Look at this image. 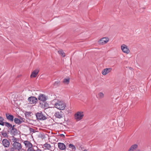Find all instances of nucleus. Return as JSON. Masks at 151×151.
Listing matches in <instances>:
<instances>
[{
  "label": "nucleus",
  "mask_w": 151,
  "mask_h": 151,
  "mask_svg": "<svg viewBox=\"0 0 151 151\" xmlns=\"http://www.w3.org/2000/svg\"><path fill=\"white\" fill-rule=\"evenodd\" d=\"M55 108L60 110H63L66 107L65 103L63 101L57 100L54 104Z\"/></svg>",
  "instance_id": "f257e3e1"
},
{
  "label": "nucleus",
  "mask_w": 151,
  "mask_h": 151,
  "mask_svg": "<svg viewBox=\"0 0 151 151\" xmlns=\"http://www.w3.org/2000/svg\"><path fill=\"white\" fill-rule=\"evenodd\" d=\"M13 147L10 149V151H14L15 150L17 151H20L22 148V146L21 143L17 142L13 143L12 144Z\"/></svg>",
  "instance_id": "f03ea898"
},
{
  "label": "nucleus",
  "mask_w": 151,
  "mask_h": 151,
  "mask_svg": "<svg viewBox=\"0 0 151 151\" xmlns=\"http://www.w3.org/2000/svg\"><path fill=\"white\" fill-rule=\"evenodd\" d=\"M84 116L83 112H78L75 115V118L77 121H79L81 120Z\"/></svg>",
  "instance_id": "7ed1b4c3"
},
{
  "label": "nucleus",
  "mask_w": 151,
  "mask_h": 151,
  "mask_svg": "<svg viewBox=\"0 0 151 151\" xmlns=\"http://www.w3.org/2000/svg\"><path fill=\"white\" fill-rule=\"evenodd\" d=\"M37 99L34 96H31L28 98V101L29 104H35L37 103Z\"/></svg>",
  "instance_id": "20e7f679"
},
{
  "label": "nucleus",
  "mask_w": 151,
  "mask_h": 151,
  "mask_svg": "<svg viewBox=\"0 0 151 151\" xmlns=\"http://www.w3.org/2000/svg\"><path fill=\"white\" fill-rule=\"evenodd\" d=\"M36 115L37 119L39 120H45L46 119V117L41 112L37 113Z\"/></svg>",
  "instance_id": "39448f33"
},
{
  "label": "nucleus",
  "mask_w": 151,
  "mask_h": 151,
  "mask_svg": "<svg viewBox=\"0 0 151 151\" xmlns=\"http://www.w3.org/2000/svg\"><path fill=\"white\" fill-rule=\"evenodd\" d=\"M109 39L107 37H104L101 38L99 41V43L100 45H104L107 43L109 41Z\"/></svg>",
  "instance_id": "423d86ee"
},
{
  "label": "nucleus",
  "mask_w": 151,
  "mask_h": 151,
  "mask_svg": "<svg viewBox=\"0 0 151 151\" xmlns=\"http://www.w3.org/2000/svg\"><path fill=\"white\" fill-rule=\"evenodd\" d=\"M38 99L41 101L44 102L46 101L47 99V97L44 94H40L38 97Z\"/></svg>",
  "instance_id": "0eeeda50"
},
{
  "label": "nucleus",
  "mask_w": 151,
  "mask_h": 151,
  "mask_svg": "<svg viewBox=\"0 0 151 151\" xmlns=\"http://www.w3.org/2000/svg\"><path fill=\"white\" fill-rule=\"evenodd\" d=\"M2 142L3 145L5 147H8L9 146L10 142L7 139H3Z\"/></svg>",
  "instance_id": "6e6552de"
},
{
  "label": "nucleus",
  "mask_w": 151,
  "mask_h": 151,
  "mask_svg": "<svg viewBox=\"0 0 151 151\" xmlns=\"http://www.w3.org/2000/svg\"><path fill=\"white\" fill-rule=\"evenodd\" d=\"M24 143L25 145V147L27 149L32 147L33 145L30 142L28 141H24Z\"/></svg>",
  "instance_id": "1a4fd4ad"
},
{
  "label": "nucleus",
  "mask_w": 151,
  "mask_h": 151,
  "mask_svg": "<svg viewBox=\"0 0 151 151\" xmlns=\"http://www.w3.org/2000/svg\"><path fill=\"white\" fill-rule=\"evenodd\" d=\"M54 115L56 117L59 119H61L63 117V112L61 111L56 112L55 113Z\"/></svg>",
  "instance_id": "9d476101"
},
{
  "label": "nucleus",
  "mask_w": 151,
  "mask_h": 151,
  "mask_svg": "<svg viewBox=\"0 0 151 151\" xmlns=\"http://www.w3.org/2000/svg\"><path fill=\"white\" fill-rule=\"evenodd\" d=\"M130 50L128 47L125 45L123 44V52L128 54L130 52Z\"/></svg>",
  "instance_id": "9b49d317"
},
{
  "label": "nucleus",
  "mask_w": 151,
  "mask_h": 151,
  "mask_svg": "<svg viewBox=\"0 0 151 151\" xmlns=\"http://www.w3.org/2000/svg\"><path fill=\"white\" fill-rule=\"evenodd\" d=\"M111 70V68H106L102 70V73L103 75H106L110 72Z\"/></svg>",
  "instance_id": "f8f14e48"
},
{
  "label": "nucleus",
  "mask_w": 151,
  "mask_h": 151,
  "mask_svg": "<svg viewBox=\"0 0 151 151\" xmlns=\"http://www.w3.org/2000/svg\"><path fill=\"white\" fill-rule=\"evenodd\" d=\"M6 116L7 119L10 122H13L14 120V116L9 114H6Z\"/></svg>",
  "instance_id": "ddd939ff"
},
{
  "label": "nucleus",
  "mask_w": 151,
  "mask_h": 151,
  "mask_svg": "<svg viewBox=\"0 0 151 151\" xmlns=\"http://www.w3.org/2000/svg\"><path fill=\"white\" fill-rule=\"evenodd\" d=\"M58 147L59 149L61 150H64L66 148L65 145L62 143H58Z\"/></svg>",
  "instance_id": "4468645a"
},
{
  "label": "nucleus",
  "mask_w": 151,
  "mask_h": 151,
  "mask_svg": "<svg viewBox=\"0 0 151 151\" xmlns=\"http://www.w3.org/2000/svg\"><path fill=\"white\" fill-rule=\"evenodd\" d=\"M14 125L12 128L9 130L11 132V134L13 135H15L17 133V130L14 127Z\"/></svg>",
  "instance_id": "2eb2a0df"
},
{
  "label": "nucleus",
  "mask_w": 151,
  "mask_h": 151,
  "mask_svg": "<svg viewBox=\"0 0 151 151\" xmlns=\"http://www.w3.org/2000/svg\"><path fill=\"white\" fill-rule=\"evenodd\" d=\"M138 147V145L137 144H135L131 146L128 151H134L136 150Z\"/></svg>",
  "instance_id": "dca6fc26"
},
{
  "label": "nucleus",
  "mask_w": 151,
  "mask_h": 151,
  "mask_svg": "<svg viewBox=\"0 0 151 151\" xmlns=\"http://www.w3.org/2000/svg\"><path fill=\"white\" fill-rule=\"evenodd\" d=\"M39 72V70H34L32 74L30 75V77L31 78L32 77H35L37 76L38 73Z\"/></svg>",
  "instance_id": "f3484780"
},
{
  "label": "nucleus",
  "mask_w": 151,
  "mask_h": 151,
  "mask_svg": "<svg viewBox=\"0 0 151 151\" xmlns=\"http://www.w3.org/2000/svg\"><path fill=\"white\" fill-rule=\"evenodd\" d=\"M43 146L44 147L43 148H44V147H45L44 149L45 150H50L51 148V146L50 145V144L47 143H46L44 144L43 145Z\"/></svg>",
  "instance_id": "a211bd4d"
},
{
  "label": "nucleus",
  "mask_w": 151,
  "mask_h": 151,
  "mask_svg": "<svg viewBox=\"0 0 151 151\" xmlns=\"http://www.w3.org/2000/svg\"><path fill=\"white\" fill-rule=\"evenodd\" d=\"M4 126H5L6 127L8 128L9 129V130L11 129V128H12L13 127L12 124L7 122H5L4 124Z\"/></svg>",
  "instance_id": "6ab92c4d"
},
{
  "label": "nucleus",
  "mask_w": 151,
  "mask_h": 151,
  "mask_svg": "<svg viewBox=\"0 0 151 151\" xmlns=\"http://www.w3.org/2000/svg\"><path fill=\"white\" fill-rule=\"evenodd\" d=\"M14 120L15 123L17 124H20L22 122V120H20L17 118H14Z\"/></svg>",
  "instance_id": "aec40b11"
},
{
  "label": "nucleus",
  "mask_w": 151,
  "mask_h": 151,
  "mask_svg": "<svg viewBox=\"0 0 151 151\" xmlns=\"http://www.w3.org/2000/svg\"><path fill=\"white\" fill-rule=\"evenodd\" d=\"M58 53L61 56H62L63 57H64L65 56V53L62 50H59L58 51Z\"/></svg>",
  "instance_id": "412c9836"
},
{
  "label": "nucleus",
  "mask_w": 151,
  "mask_h": 151,
  "mask_svg": "<svg viewBox=\"0 0 151 151\" xmlns=\"http://www.w3.org/2000/svg\"><path fill=\"white\" fill-rule=\"evenodd\" d=\"M70 82V78H65L63 79V83L65 84H68Z\"/></svg>",
  "instance_id": "4be33fe9"
},
{
  "label": "nucleus",
  "mask_w": 151,
  "mask_h": 151,
  "mask_svg": "<svg viewBox=\"0 0 151 151\" xmlns=\"http://www.w3.org/2000/svg\"><path fill=\"white\" fill-rule=\"evenodd\" d=\"M68 147L69 148L72 149V150L75 151L76 150L75 147L73 144H70L68 145Z\"/></svg>",
  "instance_id": "5701e85b"
},
{
  "label": "nucleus",
  "mask_w": 151,
  "mask_h": 151,
  "mask_svg": "<svg viewBox=\"0 0 151 151\" xmlns=\"http://www.w3.org/2000/svg\"><path fill=\"white\" fill-rule=\"evenodd\" d=\"M10 138H11V139L14 143L17 142V141L18 139L14 137L13 136L10 137Z\"/></svg>",
  "instance_id": "b1692460"
},
{
  "label": "nucleus",
  "mask_w": 151,
  "mask_h": 151,
  "mask_svg": "<svg viewBox=\"0 0 151 151\" xmlns=\"http://www.w3.org/2000/svg\"><path fill=\"white\" fill-rule=\"evenodd\" d=\"M3 118L0 116V125H1L2 126H4V124L5 122H3Z\"/></svg>",
  "instance_id": "393cba45"
},
{
  "label": "nucleus",
  "mask_w": 151,
  "mask_h": 151,
  "mask_svg": "<svg viewBox=\"0 0 151 151\" xmlns=\"http://www.w3.org/2000/svg\"><path fill=\"white\" fill-rule=\"evenodd\" d=\"M98 95L100 98H102L104 97V95L102 92H99L98 93Z\"/></svg>",
  "instance_id": "a878e982"
},
{
  "label": "nucleus",
  "mask_w": 151,
  "mask_h": 151,
  "mask_svg": "<svg viewBox=\"0 0 151 151\" xmlns=\"http://www.w3.org/2000/svg\"><path fill=\"white\" fill-rule=\"evenodd\" d=\"M60 84V81H58L55 82L54 83V85L55 86H58Z\"/></svg>",
  "instance_id": "bb28decb"
},
{
  "label": "nucleus",
  "mask_w": 151,
  "mask_h": 151,
  "mask_svg": "<svg viewBox=\"0 0 151 151\" xmlns=\"http://www.w3.org/2000/svg\"><path fill=\"white\" fill-rule=\"evenodd\" d=\"M1 134L5 137H8L7 134L6 132H2Z\"/></svg>",
  "instance_id": "cd10ccee"
},
{
  "label": "nucleus",
  "mask_w": 151,
  "mask_h": 151,
  "mask_svg": "<svg viewBox=\"0 0 151 151\" xmlns=\"http://www.w3.org/2000/svg\"><path fill=\"white\" fill-rule=\"evenodd\" d=\"M27 151H36V150L34 149L33 147L32 146L31 147L27 149Z\"/></svg>",
  "instance_id": "c85d7f7f"
},
{
  "label": "nucleus",
  "mask_w": 151,
  "mask_h": 151,
  "mask_svg": "<svg viewBox=\"0 0 151 151\" xmlns=\"http://www.w3.org/2000/svg\"><path fill=\"white\" fill-rule=\"evenodd\" d=\"M60 136L61 137H65V135L64 134H60Z\"/></svg>",
  "instance_id": "c756f323"
},
{
  "label": "nucleus",
  "mask_w": 151,
  "mask_h": 151,
  "mask_svg": "<svg viewBox=\"0 0 151 151\" xmlns=\"http://www.w3.org/2000/svg\"><path fill=\"white\" fill-rule=\"evenodd\" d=\"M121 49L123 51V45L121 46Z\"/></svg>",
  "instance_id": "7c9ffc66"
},
{
  "label": "nucleus",
  "mask_w": 151,
  "mask_h": 151,
  "mask_svg": "<svg viewBox=\"0 0 151 151\" xmlns=\"http://www.w3.org/2000/svg\"><path fill=\"white\" fill-rule=\"evenodd\" d=\"M83 151H87V150H83Z\"/></svg>",
  "instance_id": "2f4dec72"
}]
</instances>
